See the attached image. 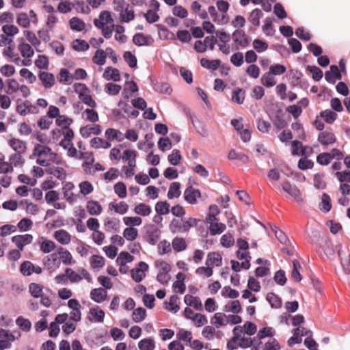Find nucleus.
<instances>
[{
  "instance_id": "29",
  "label": "nucleus",
  "mask_w": 350,
  "mask_h": 350,
  "mask_svg": "<svg viewBox=\"0 0 350 350\" xmlns=\"http://www.w3.org/2000/svg\"><path fill=\"white\" fill-rule=\"evenodd\" d=\"M87 211L91 215H98L102 213V206L97 202L90 200L87 202Z\"/></svg>"
},
{
  "instance_id": "38",
  "label": "nucleus",
  "mask_w": 350,
  "mask_h": 350,
  "mask_svg": "<svg viewBox=\"0 0 350 350\" xmlns=\"http://www.w3.org/2000/svg\"><path fill=\"white\" fill-rule=\"evenodd\" d=\"M107 54L103 49L96 51L94 55L92 57V62L98 66H103L106 62Z\"/></svg>"
},
{
  "instance_id": "57",
  "label": "nucleus",
  "mask_w": 350,
  "mask_h": 350,
  "mask_svg": "<svg viewBox=\"0 0 350 350\" xmlns=\"http://www.w3.org/2000/svg\"><path fill=\"white\" fill-rule=\"evenodd\" d=\"M155 211L158 215H167L170 213V204L167 202L159 201L155 204Z\"/></svg>"
},
{
  "instance_id": "33",
  "label": "nucleus",
  "mask_w": 350,
  "mask_h": 350,
  "mask_svg": "<svg viewBox=\"0 0 350 350\" xmlns=\"http://www.w3.org/2000/svg\"><path fill=\"white\" fill-rule=\"evenodd\" d=\"M70 27L75 31H82L85 27V23L78 17H72L69 21Z\"/></svg>"
},
{
  "instance_id": "3",
  "label": "nucleus",
  "mask_w": 350,
  "mask_h": 350,
  "mask_svg": "<svg viewBox=\"0 0 350 350\" xmlns=\"http://www.w3.org/2000/svg\"><path fill=\"white\" fill-rule=\"evenodd\" d=\"M75 90L79 94V98L83 103L88 106L94 108L96 107V103L92 99L91 95L89 94L88 88L85 84L75 83L74 85Z\"/></svg>"
},
{
  "instance_id": "19",
  "label": "nucleus",
  "mask_w": 350,
  "mask_h": 350,
  "mask_svg": "<svg viewBox=\"0 0 350 350\" xmlns=\"http://www.w3.org/2000/svg\"><path fill=\"white\" fill-rule=\"evenodd\" d=\"M200 196V191L198 189H196L193 187H187L184 192L185 200L191 204L196 203L197 197Z\"/></svg>"
},
{
  "instance_id": "55",
  "label": "nucleus",
  "mask_w": 350,
  "mask_h": 350,
  "mask_svg": "<svg viewBox=\"0 0 350 350\" xmlns=\"http://www.w3.org/2000/svg\"><path fill=\"white\" fill-rule=\"evenodd\" d=\"M43 286L37 283H31L29 286L31 295L36 298H38L43 294Z\"/></svg>"
},
{
  "instance_id": "23",
  "label": "nucleus",
  "mask_w": 350,
  "mask_h": 350,
  "mask_svg": "<svg viewBox=\"0 0 350 350\" xmlns=\"http://www.w3.org/2000/svg\"><path fill=\"white\" fill-rule=\"evenodd\" d=\"M232 39L234 42L243 47L249 44L248 38L243 30H235L232 33Z\"/></svg>"
},
{
  "instance_id": "56",
  "label": "nucleus",
  "mask_w": 350,
  "mask_h": 350,
  "mask_svg": "<svg viewBox=\"0 0 350 350\" xmlns=\"http://www.w3.org/2000/svg\"><path fill=\"white\" fill-rule=\"evenodd\" d=\"M228 158L230 160L238 159L242 161L243 163H248L250 160L249 157L246 154L243 153L237 152L234 150H231L229 152Z\"/></svg>"
},
{
  "instance_id": "49",
  "label": "nucleus",
  "mask_w": 350,
  "mask_h": 350,
  "mask_svg": "<svg viewBox=\"0 0 350 350\" xmlns=\"http://www.w3.org/2000/svg\"><path fill=\"white\" fill-rule=\"evenodd\" d=\"M16 324L18 326V327L24 332H29L31 328V323L27 319H25L23 317L20 316L16 320Z\"/></svg>"
},
{
  "instance_id": "14",
  "label": "nucleus",
  "mask_w": 350,
  "mask_h": 350,
  "mask_svg": "<svg viewBox=\"0 0 350 350\" xmlns=\"http://www.w3.org/2000/svg\"><path fill=\"white\" fill-rule=\"evenodd\" d=\"M318 140L321 145L327 146L334 144L336 141V138L333 133L325 131L319 133Z\"/></svg>"
},
{
  "instance_id": "59",
  "label": "nucleus",
  "mask_w": 350,
  "mask_h": 350,
  "mask_svg": "<svg viewBox=\"0 0 350 350\" xmlns=\"http://www.w3.org/2000/svg\"><path fill=\"white\" fill-rule=\"evenodd\" d=\"M109 207L120 215L125 214L129 208L128 204L124 202H120L118 204L110 203Z\"/></svg>"
},
{
  "instance_id": "45",
  "label": "nucleus",
  "mask_w": 350,
  "mask_h": 350,
  "mask_svg": "<svg viewBox=\"0 0 350 350\" xmlns=\"http://www.w3.org/2000/svg\"><path fill=\"white\" fill-rule=\"evenodd\" d=\"M226 226L224 224L221 222H217L209 225L210 234L215 236L216 234H220L225 231Z\"/></svg>"
},
{
  "instance_id": "22",
  "label": "nucleus",
  "mask_w": 350,
  "mask_h": 350,
  "mask_svg": "<svg viewBox=\"0 0 350 350\" xmlns=\"http://www.w3.org/2000/svg\"><path fill=\"white\" fill-rule=\"evenodd\" d=\"M226 318L227 315L225 313L216 312L211 319V323L216 328H219L228 325V321Z\"/></svg>"
},
{
  "instance_id": "30",
  "label": "nucleus",
  "mask_w": 350,
  "mask_h": 350,
  "mask_svg": "<svg viewBox=\"0 0 350 350\" xmlns=\"http://www.w3.org/2000/svg\"><path fill=\"white\" fill-rule=\"evenodd\" d=\"M133 256L127 252H122L116 259V262L120 266V271L122 272V267L125 266L127 262H131L133 260Z\"/></svg>"
},
{
  "instance_id": "47",
  "label": "nucleus",
  "mask_w": 350,
  "mask_h": 350,
  "mask_svg": "<svg viewBox=\"0 0 350 350\" xmlns=\"http://www.w3.org/2000/svg\"><path fill=\"white\" fill-rule=\"evenodd\" d=\"M245 91L239 88L234 90L232 94V101L237 104H242L245 100Z\"/></svg>"
},
{
  "instance_id": "8",
  "label": "nucleus",
  "mask_w": 350,
  "mask_h": 350,
  "mask_svg": "<svg viewBox=\"0 0 350 350\" xmlns=\"http://www.w3.org/2000/svg\"><path fill=\"white\" fill-rule=\"evenodd\" d=\"M33 237L31 234L16 235L12 238V241L20 250H23L25 245L31 243Z\"/></svg>"
},
{
  "instance_id": "44",
  "label": "nucleus",
  "mask_w": 350,
  "mask_h": 350,
  "mask_svg": "<svg viewBox=\"0 0 350 350\" xmlns=\"http://www.w3.org/2000/svg\"><path fill=\"white\" fill-rule=\"evenodd\" d=\"M73 122L72 118H70L64 115H59L55 120V123L57 126H61L62 129V133L64 132V128L70 129L69 126Z\"/></svg>"
},
{
  "instance_id": "58",
  "label": "nucleus",
  "mask_w": 350,
  "mask_h": 350,
  "mask_svg": "<svg viewBox=\"0 0 350 350\" xmlns=\"http://www.w3.org/2000/svg\"><path fill=\"white\" fill-rule=\"evenodd\" d=\"M124 224L129 227L139 226L142 224V219L140 217H124L123 218Z\"/></svg>"
},
{
  "instance_id": "4",
  "label": "nucleus",
  "mask_w": 350,
  "mask_h": 350,
  "mask_svg": "<svg viewBox=\"0 0 350 350\" xmlns=\"http://www.w3.org/2000/svg\"><path fill=\"white\" fill-rule=\"evenodd\" d=\"M156 266L159 267L157 280L162 284H167L170 280L169 272L171 270V266L165 261L156 262Z\"/></svg>"
},
{
  "instance_id": "53",
  "label": "nucleus",
  "mask_w": 350,
  "mask_h": 350,
  "mask_svg": "<svg viewBox=\"0 0 350 350\" xmlns=\"http://www.w3.org/2000/svg\"><path fill=\"white\" fill-rule=\"evenodd\" d=\"M65 272L67 274L68 281L71 283H79L83 280L82 276L71 268H66Z\"/></svg>"
},
{
  "instance_id": "25",
  "label": "nucleus",
  "mask_w": 350,
  "mask_h": 350,
  "mask_svg": "<svg viewBox=\"0 0 350 350\" xmlns=\"http://www.w3.org/2000/svg\"><path fill=\"white\" fill-rule=\"evenodd\" d=\"M103 77L107 81H120V74L119 70L117 68H114L111 66H108L105 68Z\"/></svg>"
},
{
  "instance_id": "6",
  "label": "nucleus",
  "mask_w": 350,
  "mask_h": 350,
  "mask_svg": "<svg viewBox=\"0 0 350 350\" xmlns=\"http://www.w3.org/2000/svg\"><path fill=\"white\" fill-rule=\"evenodd\" d=\"M20 271L23 275L29 276L33 273L40 274L42 269L40 266L35 265L31 262L26 260L21 263Z\"/></svg>"
},
{
  "instance_id": "51",
  "label": "nucleus",
  "mask_w": 350,
  "mask_h": 350,
  "mask_svg": "<svg viewBox=\"0 0 350 350\" xmlns=\"http://www.w3.org/2000/svg\"><path fill=\"white\" fill-rule=\"evenodd\" d=\"M293 270L291 272V278L295 282H300L301 276L299 273V270L301 269V265L297 260H293Z\"/></svg>"
},
{
  "instance_id": "10",
  "label": "nucleus",
  "mask_w": 350,
  "mask_h": 350,
  "mask_svg": "<svg viewBox=\"0 0 350 350\" xmlns=\"http://www.w3.org/2000/svg\"><path fill=\"white\" fill-rule=\"evenodd\" d=\"M113 23V19L109 11H103L100 12L98 18H96L94 21V24L97 28Z\"/></svg>"
},
{
  "instance_id": "46",
  "label": "nucleus",
  "mask_w": 350,
  "mask_h": 350,
  "mask_svg": "<svg viewBox=\"0 0 350 350\" xmlns=\"http://www.w3.org/2000/svg\"><path fill=\"white\" fill-rule=\"evenodd\" d=\"M180 188V184L178 182L172 183L170 185L169 191L167 192V198L169 199H172L174 198L179 197L181 193Z\"/></svg>"
},
{
  "instance_id": "2",
  "label": "nucleus",
  "mask_w": 350,
  "mask_h": 350,
  "mask_svg": "<svg viewBox=\"0 0 350 350\" xmlns=\"http://www.w3.org/2000/svg\"><path fill=\"white\" fill-rule=\"evenodd\" d=\"M18 51L20 52L23 59L19 56L16 57V65L18 66H29L32 64L31 57L34 55V50L33 47L28 43L23 41L18 45Z\"/></svg>"
},
{
  "instance_id": "28",
  "label": "nucleus",
  "mask_w": 350,
  "mask_h": 350,
  "mask_svg": "<svg viewBox=\"0 0 350 350\" xmlns=\"http://www.w3.org/2000/svg\"><path fill=\"white\" fill-rule=\"evenodd\" d=\"M105 135L108 141H113L116 139L118 142H122L124 136L122 133L117 129H107L105 132Z\"/></svg>"
},
{
  "instance_id": "50",
  "label": "nucleus",
  "mask_w": 350,
  "mask_h": 350,
  "mask_svg": "<svg viewBox=\"0 0 350 350\" xmlns=\"http://www.w3.org/2000/svg\"><path fill=\"white\" fill-rule=\"evenodd\" d=\"M135 18L134 11L129 9V6H126L122 12L120 14V18L122 22L129 23L133 21Z\"/></svg>"
},
{
  "instance_id": "27",
  "label": "nucleus",
  "mask_w": 350,
  "mask_h": 350,
  "mask_svg": "<svg viewBox=\"0 0 350 350\" xmlns=\"http://www.w3.org/2000/svg\"><path fill=\"white\" fill-rule=\"evenodd\" d=\"M184 301L187 306H192L197 310H202V304L199 297L186 295L184 297Z\"/></svg>"
},
{
  "instance_id": "7",
  "label": "nucleus",
  "mask_w": 350,
  "mask_h": 350,
  "mask_svg": "<svg viewBox=\"0 0 350 350\" xmlns=\"http://www.w3.org/2000/svg\"><path fill=\"white\" fill-rule=\"evenodd\" d=\"M148 265L144 262H140L138 267L131 270V277L136 282H141L145 278V272L148 269Z\"/></svg>"
},
{
  "instance_id": "1",
  "label": "nucleus",
  "mask_w": 350,
  "mask_h": 350,
  "mask_svg": "<svg viewBox=\"0 0 350 350\" xmlns=\"http://www.w3.org/2000/svg\"><path fill=\"white\" fill-rule=\"evenodd\" d=\"M33 154L37 157L36 163L41 166L46 167L51 163L59 164L61 162L57 154L45 145L35 144Z\"/></svg>"
},
{
  "instance_id": "54",
  "label": "nucleus",
  "mask_w": 350,
  "mask_h": 350,
  "mask_svg": "<svg viewBox=\"0 0 350 350\" xmlns=\"http://www.w3.org/2000/svg\"><path fill=\"white\" fill-rule=\"evenodd\" d=\"M123 237L129 241H133L138 237V230L134 227H128L123 231Z\"/></svg>"
},
{
  "instance_id": "21",
  "label": "nucleus",
  "mask_w": 350,
  "mask_h": 350,
  "mask_svg": "<svg viewBox=\"0 0 350 350\" xmlns=\"http://www.w3.org/2000/svg\"><path fill=\"white\" fill-rule=\"evenodd\" d=\"M90 297L96 303H102L107 299V293L102 288H93L90 292Z\"/></svg>"
},
{
  "instance_id": "61",
  "label": "nucleus",
  "mask_w": 350,
  "mask_h": 350,
  "mask_svg": "<svg viewBox=\"0 0 350 350\" xmlns=\"http://www.w3.org/2000/svg\"><path fill=\"white\" fill-rule=\"evenodd\" d=\"M146 316V311L143 308H137L132 314V318L134 322L139 323L145 319Z\"/></svg>"
},
{
  "instance_id": "12",
  "label": "nucleus",
  "mask_w": 350,
  "mask_h": 350,
  "mask_svg": "<svg viewBox=\"0 0 350 350\" xmlns=\"http://www.w3.org/2000/svg\"><path fill=\"white\" fill-rule=\"evenodd\" d=\"M282 189L284 191L291 195L295 200L301 201V193L299 189L295 185H291L289 182L286 181L282 184Z\"/></svg>"
},
{
  "instance_id": "40",
  "label": "nucleus",
  "mask_w": 350,
  "mask_h": 350,
  "mask_svg": "<svg viewBox=\"0 0 350 350\" xmlns=\"http://www.w3.org/2000/svg\"><path fill=\"white\" fill-rule=\"evenodd\" d=\"M139 350H154L155 348V342L151 338H144L138 342Z\"/></svg>"
},
{
  "instance_id": "15",
  "label": "nucleus",
  "mask_w": 350,
  "mask_h": 350,
  "mask_svg": "<svg viewBox=\"0 0 350 350\" xmlns=\"http://www.w3.org/2000/svg\"><path fill=\"white\" fill-rule=\"evenodd\" d=\"M57 253V255H59V259L64 265H71L75 263V260L73 259L71 253L68 250L62 247H59Z\"/></svg>"
},
{
  "instance_id": "36",
  "label": "nucleus",
  "mask_w": 350,
  "mask_h": 350,
  "mask_svg": "<svg viewBox=\"0 0 350 350\" xmlns=\"http://www.w3.org/2000/svg\"><path fill=\"white\" fill-rule=\"evenodd\" d=\"M134 212L137 215L146 217L150 215L152 213V208L149 205H147L145 203H139L135 206Z\"/></svg>"
},
{
  "instance_id": "32",
  "label": "nucleus",
  "mask_w": 350,
  "mask_h": 350,
  "mask_svg": "<svg viewBox=\"0 0 350 350\" xmlns=\"http://www.w3.org/2000/svg\"><path fill=\"white\" fill-rule=\"evenodd\" d=\"M90 145L92 148L96 149H107L111 146V144L109 142L100 137H94L90 141Z\"/></svg>"
},
{
  "instance_id": "34",
  "label": "nucleus",
  "mask_w": 350,
  "mask_h": 350,
  "mask_svg": "<svg viewBox=\"0 0 350 350\" xmlns=\"http://www.w3.org/2000/svg\"><path fill=\"white\" fill-rule=\"evenodd\" d=\"M221 64V61L219 59H213L210 60L206 58H202L200 60V65L206 69L215 70H217Z\"/></svg>"
},
{
  "instance_id": "13",
  "label": "nucleus",
  "mask_w": 350,
  "mask_h": 350,
  "mask_svg": "<svg viewBox=\"0 0 350 350\" xmlns=\"http://www.w3.org/2000/svg\"><path fill=\"white\" fill-rule=\"evenodd\" d=\"M39 79L46 89H49L55 84V77L52 73L48 72H40L38 75Z\"/></svg>"
},
{
  "instance_id": "48",
  "label": "nucleus",
  "mask_w": 350,
  "mask_h": 350,
  "mask_svg": "<svg viewBox=\"0 0 350 350\" xmlns=\"http://www.w3.org/2000/svg\"><path fill=\"white\" fill-rule=\"evenodd\" d=\"M178 300V297L177 295H174L171 296L170 297L169 301L167 303H165V308L167 310L172 312L174 313L177 312L180 309L179 306L177 304Z\"/></svg>"
},
{
  "instance_id": "63",
  "label": "nucleus",
  "mask_w": 350,
  "mask_h": 350,
  "mask_svg": "<svg viewBox=\"0 0 350 350\" xmlns=\"http://www.w3.org/2000/svg\"><path fill=\"white\" fill-rule=\"evenodd\" d=\"M82 116L91 122H96L99 119L98 113L92 109H86Z\"/></svg>"
},
{
  "instance_id": "31",
  "label": "nucleus",
  "mask_w": 350,
  "mask_h": 350,
  "mask_svg": "<svg viewBox=\"0 0 350 350\" xmlns=\"http://www.w3.org/2000/svg\"><path fill=\"white\" fill-rule=\"evenodd\" d=\"M172 247L176 252H180L186 250L187 245L184 238L176 237L172 240Z\"/></svg>"
},
{
  "instance_id": "5",
  "label": "nucleus",
  "mask_w": 350,
  "mask_h": 350,
  "mask_svg": "<svg viewBox=\"0 0 350 350\" xmlns=\"http://www.w3.org/2000/svg\"><path fill=\"white\" fill-rule=\"evenodd\" d=\"M16 111L21 116H26L27 113H38L39 110L36 105H32L29 100L22 102L17 101Z\"/></svg>"
},
{
  "instance_id": "64",
  "label": "nucleus",
  "mask_w": 350,
  "mask_h": 350,
  "mask_svg": "<svg viewBox=\"0 0 350 350\" xmlns=\"http://www.w3.org/2000/svg\"><path fill=\"white\" fill-rule=\"evenodd\" d=\"M122 87L120 85L108 83L105 86V91L109 95L115 96L120 93Z\"/></svg>"
},
{
  "instance_id": "43",
  "label": "nucleus",
  "mask_w": 350,
  "mask_h": 350,
  "mask_svg": "<svg viewBox=\"0 0 350 350\" xmlns=\"http://www.w3.org/2000/svg\"><path fill=\"white\" fill-rule=\"evenodd\" d=\"M321 211L325 213L329 212L332 208L331 199L328 194L323 193L321 196V202L319 204Z\"/></svg>"
},
{
  "instance_id": "24",
  "label": "nucleus",
  "mask_w": 350,
  "mask_h": 350,
  "mask_svg": "<svg viewBox=\"0 0 350 350\" xmlns=\"http://www.w3.org/2000/svg\"><path fill=\"white\" fill-rule=\"evenodd\" d=\"M54 238L62 245H68L71 241V235L65 230H58L54 232Z\"/></svg>"
},
{
  "instance_id": "39",
  "label": "nucleus",
  "mask_w": 350,
  "mask_h": 350,
  "mask_svg": "<svg viewBox=\"0 0 350 350\" xmlns=\"http://www.w3.org/2000/svg\"><path fill=\"white\" fill-rule=\"evenodd\" d=\"M241 310V304L239 300L232 301L224 307V311L226 312H232L233 314H238Z\"/></svg>"
},
{
  "instance_id": "11",
  "label": "nucleus",
  "mask_w": 350,
  "mask_h": 350,
  "mask_svg": "<svg viewBox=\"0 0 350 350\" xmlns=\"http://www.w3.org/2000/svg\"><path fill=\"white\" fill-rule=\"evenodd\" d=\"M342 78L340 72L336 65L330 66V71H327L325 74V80L329 83H335L336 80H340Z\"/></svg>"
},
{
  "instance_id": "26",
  "label": "nucleus",
  "mask_w": 350,
  "mask_h": 350,
  "mask_svg": "<svg viewBox=\"0 0 350 350\" xmlns=\"http://www.w3.org/2000/svg\"><path fill=\"white\" fill-rule=\"evenodd\" d=\"M9 144L12 148L18 154H23L26 151V143L19 139H11L9 141Z\"/></svg>"
},
{
  "instance_id": "18",
  "label": "nucleus",
  "mask_w": 350,
  "mask_h": 350,
  "mask_svg": "<svg viewBox=\"0 0 350 350\" xmlns=\"http://www.w3.org/2000/svg\"><path fill=\"white\" fill-rule=\"evenodd\" d=\"M62 133L64 138L60 141L59 145L64 149L67 150L73 144L72 139L74 137V132L71 129L64 128Z\"/></svg>"
},
{
  "instance_id": "20",
  "label": "nucleus",
  "mask_w": 350,
  "mask_h": 350,
  "mask_svg": "<svg viewBox=\"0 0 350 350\" xmlns=\"http://www.w3.org/2000/svg\"><path fill=\"white\" fill-rule=\"evenodd\" d=\"M101 133L99 124L87 125L80 129V133L83 137H89L91 134L99 135Z\"/></svg>"
},
{
  "instance_id": "62",
  "label": "nucleus",
  "mask_w": 350,
  "mask_h": 350,
  "mask_svg": "<svg viewBox=\"0 0 350 350\" xmlns=\"http://www.w3.org/2000/svg\"><path fill=\"white\" fill-rule=\"evenodd\" d=\"M35 65L39 69H47L49 65L48 57L44 55H39L35 61Z\"/></svg>"
},
{
  "instance_id": "41",
  "label": "nucleus",
  "mask_w": 350,
  "mask_h": 350,
  "mask_svg": "<svg viewBox=\"0 0 350 350\" xmlns=\"http://www.w3.org/2000/svg\"><path fill=\"white\" fill-rule=\"evenodd\" d=\"M199 221V219L193 217H189L187 220H182L181 232H188L191 228L197 226Z\"/></svg>"
},
{
  "instance_id": "35",
  "label": "nucleus",
  "mask_w": 350,
  "mask_h": 350,
  "mask_svg": "<svg viewBox=\"0 0 350 350\" xmlns=\"http://www.w3.org/2000/svg\"><path fill=\"white\" fill-rule=\"evenodd\" d=\"M25 35L27 40L31 43L32 46H33L36 51L38 53L42 52V51L39 48L40 45V40L36 37V34L29 31H25Z\"/></svg>"
},
{
  "instance_id": "17",
  "label": "nucleus",
  "mask_w": 350,
  "mask_h": 350,
  "mask_svg": "<svg viewBox=\"0 0 350 350\" xmlns=\"http://www.w3.org/2000/svg\"><path fill=\"white\" fill-rule=\"evenodd\" d=\"M222 263V256L219 252H209L207 255L206 260V265L211 266L212 268L214 266L219 267Z\"/></svg>"
},
{
  "instance_id": "52",
  "label": "nucleus",
  "mask_w": 350,
  "mask_h": 350,
  "mask_svg": "<svg viewBox=\"0 0 350 350\" xmlns=\"http://www.w3.org/2000/svg\"><path fill=\"white\" fill-rule=\"evenodd\" d=\"M266 299L270 304L271 308H279L282 306L281 299L273 293H269L267 295Z\"/></svg>"
},
{
  "instance_id": "16",
  "label": "nucleus",
  "mask_w": 350,
  "mask_h": 350,
  "mask_svg": "<svg viewBox=\"0 0 350 350\" xmlns=\"http://www.w3.org/2000/svg\"><path fill=\"white\" fill-rule=\"evenodd\" d=\"M43 264L48 269L59 267L61 261L57 256V253H53L46 256L43 259Z\"/></svg>"
},
{
  "instance_id": "42",
  "label": "nucleus",
  "mask_w": 350,
  "mask_h": 350,
  "mask_svg": "<svg viewBox=\"0 0 350 350\" xmlns=\"http://www.w3.org/2000/svg\"><path fill=\"white\" fill-rule=\"evenodd\" d=\"M192 337L191 332L185 330L184 329H179L176 333L177 340L180 342L183 341L187 343H191Z\"/></svg>"
},
{
  "instance_id": "60",
  "label": "nucleus",
  "mask_w": 350,
  "mask_h": 350,
  "mask_svg": "<svg viewBox=\"0 0 350 350\" xmlns=\"http://www.w3.org/2000/svg\"><path fill=\"white\" fill-rule=\"evenodd\" d=\"M261 83L267 88L273 87L275 84V80L273 75L269 71L265 73L261 77Z\"/></svg>"
},
{
  "instance_id": "37",
  "label": "nucleus",
  "mask_w": 350,
  "mask_h": 350,
  "mask_svg": "<svg viewBox=\"0 0 350 350\" xmlns=\"http://www.w3.org/2000/svg\"><path fill=\"white\" fill-rule=\"evenodd\" d=\"M262 15V12L260 9L256 8L250 12L248 21L253 25L258 27L260 25V20Z\"/></svg>"
},
{
  "instance_id": "9",
  "label": "nucleus",
  "mask_w": 350,
  "mask_h": 350,
  "mask_svg": "<svg viewBox=\"0 0 350 350\" xmlns=\"http://www.w3.org/2000/svg\"><path fill=\"white\" fill-rule=\"evenodd\" d=\"M105 315V312L98 306H96L90 309L88 317L90 321L103 323L104 321Z\"/></svg>"
}]
</instances>
